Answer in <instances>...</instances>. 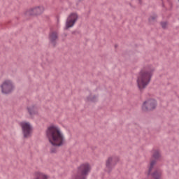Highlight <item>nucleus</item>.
I'll use <instances>...</instances> for the list:
<instances>
[{"label":"nucleus","mask_w":179,"mask_h":179,"mask_svg":"<svg viewBox=\"0 0 179 179\" xmlns=\"http://www.w3.org/2000/svg\"><path fill=\"white\" fill-rule=\"evenodd\" d=\"M49 40L53 45H55V43L58 40V32L55 31H51L49 35Z\"/></svg>","instance_id":"nucleus-11"},{"label":"nucleus","mask_w":179,"mask_h":179,"mask_svg":"<svg viewBox=\"0 0 179 179\" xmlns=\"http://www.w3.org/2000/svg\"><path fill=\"white\" fill-rule=\"evenodd\" d=\"M160 151L159 150H152V159L150 162V165L148 166V173L150 174L151 171L153 170L155 167V164H156L157 160H159V158L161 157Z\"/></svg>","instance_id":"nucleus-8"},{"label":"nucleus","mask_w":179,"mask_h":179,"mask_svg":"<svg viewBox=\"0 0 179 179\" xmlns=\"http://www.w3.org/2000/svg\"><path fill=\"white\" fill-rule=\"evenodd\" d=\"M27 110L31 117H34L38 114V109L36 106H29Z\"/></svg>","instance_id":"nucleus-13"},{"label":"nucleus","mask_w":179,"mask_h":179,"mask_svg":"<svg viewBox=\"0 0 179 179\" xmlns=\"http://www.w3.org/2000/svg\"><path fill=\"white\" fill-rule=\"evenodd\" d=\"M78 14L76 13L70 14L66 22V29H70V27H73L78 20Z\"/></svg>","instance_id":"nucleus-9"},{"label":"nucleus","mask_w":179,"mask_h":179,"mask_svg":"<svg viewBox=\"0 0 179 179\" xmlns=\"http://www.w3.org/2000/svg\"><path fill=\"white\" fill-rule=\"evenodd\" d=\"M150 174L154 179H162V170L159 169H155L153 173L150 172V173L148 171V175L150 176Z\"/></svg>","instance_id":"nucleus-12"},{"label":"nucleus","mask_w":179,"mask_h":179,"mask_svg":"<svg viewBox=\"0 0 179 179\" xmlns=\"http://www.w3.org/2000/svg\"><path fill=\"white\" fill-rule=\"evenodd\" d=\"M46 136L52 146H62L65 143V136L57 126H50L46 130Z\"/></svg>","instance_id":"nucleus-1"},{"label":"nucleus","mask_w":179,"mask_h":179,"mask_svg":"<svg viewBox=\"0 0 179 179\" xmlns=\"http://www.w3.org/2000/svg\"><path fill=\"white\" fill-rule=\"evenodd\" d=\"M1 93L3 94H9L15 90V85L10 80H5L0 85Z\"/></svg>","instance_id":"nucleus-5"},{"label":"nucleus","mask_w":179,"mask_h":179,"mask_svg":"<svg viewBox=\"0 0 179 179\" xmlns=\"http://www.w3.org/2000/svg\"><path fill=\"white\" fill-rule=\"evenodd\" d=\"M153 72H155V68L152 66H147L139 72L136 83L140 90L145 89L150 83Z\"/></svg>","instance_id":"nucleus-2"},{"label":"nucleus","mask_w":179,"mask_h":179,"mask_svg":"<svg viewBox=\"0 0 179 179\" xmlns=\"http://www.w3.org/2000/svg\"><path fill=\"white\" fill-rule=\"evenodd\" d=\"M119 160L120 159L118 157H109L106 161V167L107 170H111V169L118 163Z\"/></svg>","instance_id":"nucleus-10"},{"label":"nucleus","mask_w":179,"mask_h":179,"mask_svg":"<svg viewBox=\"0 0 179 179\" xmlns=\"http://www.w3.org/2000/svg\"><path fill=\"white\" fill-rule=\"evenodd\" d=\"M44 12V6H37L32 7L24 12V15L27 16H34L37 15H41Z\"/></svg>","instance_id":"nucleus-7"},{"label":"nucleus","mask_w":179,"mask_h":179,"mask_svg":"<svg viewBox=\"0 0 179 179\" xmlns=\"http://www.w3.org/2000/svg\"><path fill=\"white\" fill-rule=\"evenodd\" d=\"M24 138H30L33 134V125L27 121H22L20 123Z\"/></svg>","instance_id":"nucleus-4"},{"label":"nucleus","mask_w":179,"mask_h":179,"mask_svg":"<svg viewBox=\"0 0 179 179\" xmlns=\"http://www.w3.org/2000/svg\"><path fill=\"white\" fill-rule=\"evenodd\" d=\"M161 24H162L163 29H166V27H167V22H162Z\"/></svg>","instance_id":"nucleus-15"},{"label":"nucleus","mask_w":179,"mask_h":179,"mask_svg":"<svg viewBox=\"0 0 179 179\" xmlns=\"http://www.w3.org/2000/svg\"><path fill=\"white\" fill-rule=\"evenodd\" d=\"M156 19V15L152 16L150 17L149 20L150 22H153Z\"/></svg>","instance_id":"nucleus-16"},{"label":"nucleus","mask_w":179,"mask_h":179,"mask_svg":"<svg viewBox=\"0 0 179 179\" xmlns=\"http://www.w3.org/2000/svg\"><path fill=\"white\" fill-rule=\"evenodd\" d=\"M157 107V101L154 99H150L143 103L141 110L146 113L148 111H153V110H155Z\"/></svg>","instance_id":"nucleus-6"},{"label":"nucleus","mask_w":179,"mask_h":179,"mask_svg":"<svg viewBox=\"0 0 179 179\" xmlns=\"http://www.w3.org/2000/svg\"><path fill=\"white\" fill-rule=\"evenodd\" d=\"M178 2H179V0H178Z\"/></svg>","instance_id":"nucleus-17"},{"label":"nucleus","mask_w":179,"mask_h":179,"mask_svg":"<svg viewBox=\"0 0 179 179\" xmlns=\"http://www.w3.org/2000/svg\"><path fill=\"white\" fill-rule=\"evenodd\" d=\"M87 101H91L92 103H96L99 99L97 98V96L90 94L88 97H87Z\"/></svg>","instance_id":"nucleus-14"},{"label":"nucleus","mask_w":179,"mask_h":179,"mask_svg":"<svg viewBox=\"0 0 179 179\" xmlns=\"http://www.w3.org/2000/svg\"><path fill=\"white\" fill-rule=\"evenodd\" d=\"M89 171H90V165L87 163L83 164L78 167L77 174L72 179H86Z\"/></svg>","instance_id":"nucleus-3"}]
</instances>
